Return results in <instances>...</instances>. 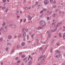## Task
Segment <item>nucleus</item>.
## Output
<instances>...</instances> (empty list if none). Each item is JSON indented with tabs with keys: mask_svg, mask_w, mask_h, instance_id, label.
<instances>
[{
	"mask_svg": "<svg viewBox=\"0 0 65 65\" xmlns=\"http://www.w3.org/2000/svg\"><path fill=\"white\" fill-rule=\"evenodd\" d=\"M43 50V47H41L39 48V50L40 51H42Z\"/></svg>",
	"mask_w": 65,
	"mask_h": 65,
	"instance_id": "22",
	"label": "nucleus"
},
{
	"mask_svg": "<svg viewBox=\"0 0 65 65\" xmlns=\"http://www.w3.org/2000/svg\"><path fill=\"white\" fill-rule=\"evenodd\" d=\"M2 29H3V27H2L1 28V29H0V31L2 30Z\"/></svg>",
	"mask_w": 65,
	"mask_h": 65,
	"instance_id": "50",
	"label": "nucleus"
},
{
	"mask_svg": "<svg viewBox=\"0 0 65 65\" xmlns=\"http://www.w3.org/2000/svg\"><path fill=\"white\" fill-rule=\"evenodd\" d=\"M43 10H42V11H41L40 12V13H42V12H43Z\"/></svg>",
	"mask_w": 65,
	"mask_h": 65,
	"instance_id": "49",
	"label": "nucleus"
},
{
	"mask_svg": "<svg viewBox=\"0 0 65 65\" xmlns=\"http://www.w3.org/2000/svg\"><path fill=\"white\" fill-rule=\"evenodd\" d=\"M49 3V2L47 0H45L44 1V3L45 5H47Z\"/></svg>",
	"mask_w": 65,
	"mask_h": 65,
	"instance_id": "3",
	"label": "nucleus"
},
{
	"mask_svg": "<svg viewBox=\"0 0 65 65\" xmlns=\"http://www.w3.org/2000/svg\"><path fill=\"white\" fill-rule=\"evenodd\" d=\"M12 28H17V25H12Z\"/></svg>",
	"mask_w": 65,
	"mask_h": 65,
	"instance_id": "9",
	"label": "nucleus"
},
{
	"mask_svg": "<svg viewBox=\"0 0 65 65\" xmlns=\"http://www.w3.org/2000/svg\"><path fill=\"white\" fill-rule=\"evenodd\" d=\"M32 61L30 60L28 62V65H31L32 64Z\"/></svg>",
	"mask_w": 65,
	"mask_h": 65,
	"instance_id": "8",
	"label": "nucleus"
},
{
	"mask_svg": "<svg viewBox=\"0 0 65 65\" xmlns=\"http://www.w3.org/2000/svg\"><path fill=\"white\" fill-rule=\"evenodd\" d=\"M17 35H15L14 38H17Z\"/></svg>",
	"mask_w": 65,
	"mask_h": 65,
	"instance_id": "59",
	"label": "nucleus"
},
{
	"mask_svg": "<svg viewBox=\"0 0 65 65\" xmlns=\"http://www.w3.org/2000/svg\"><path fill=\"white\" fill-rule=\"evenodd\" d=\"M59 37H60V38H62V34L61 33H59L58 34Z\"/></svg>",
	"mask_w": 65,
	"mask_h": 65,
	"instance_id": "11",
	"label": "nucleus"
},
{
	"mask_svg": "<svg viewBox=\"0 0 65 65\" xmlns=\"http://www.w3.org/2000/svg\"><path fill=\"white\" fill-rule=\"evenodd\" d=\"M28 19H30V20H31L32 18H31V16H30V15H28Z\"/></svg>",
	"mask_w": 65,
	"mask_h": 65,
	"instance_id": "13",
	"label": "nucleus"
},
{
	"mask_svg": "<svg viewBox=\"0 0 65 65\" xmlns=\"http://www.w3.org/2000/svg\"><path fill=\"white\" fill-rule=\"evenodd\" d=\"M27 40H28V39H29V35H27Z\"/></svg>",
	"mask_w": 65,
	"mask_h": 65,
	"instance_id": "31",
	"label": "nucleus"
},
{
	"mask_svg": "<svg viewBox=\"0 0 65 65\" xmlns=\"http://www.w3.org/2000/svg\"><path fill=\"white\" fill-rule=\"evenodd\" d=\"M5 11H6V12H7V11H8V9H6Z\"/></svg>",
	"mask_w": 65,
	"mask_h": 65,
	"instance_id": "44",
	"label": "nucleus"
},
{
	"mask_svg": "<svg viewBox=\"0 0 65 65\" xmlns=\"http://www.w3.org/2000/svg\"><path fill=\"white\" fill-rule=\"evenodd\" d=\"M23 37H25L26 36V33L25 32H23Z\"/></svg>",
	"mask_w": 65,
	"mask_h": 65,
	"instance_id": "14",
	"label": "nucleus"
},
{
	"mask_svg": "<svg viewBox=\"0 0 65 65\" xmlns=\"http://www.w3.org/2000/svg\"><path fill=\"white\" fill-rule=\"evenodd\" d=\"M1 65H3V62H1Z\"/></svg>",
	"mask_w": 65,
	"mask_h": 65,
	"instance_id": "54",
	"label": "nucleus"
},
{
	"mask_svg": "<svg viewBox=\"0 0 65 65\" xmlns=\"http://www.w3.org/2000/svg\"><path fill=\"white\" fill-rule=\"evenodd\" d=\"M23 40L24 41H26V40H25V38H24L23 39Z\"/></svg>",
	"mask_w": 65,
	"mask_h": 65,
	"instance_id": "61",
	"label": "nucleus"
},
{
	"mask_svg": "<svg viewBox=\"0 0 65 65\" xmlns=\"http://www.w3.org/2000/svg\"><path fill=\"white\" fill-rule=\"evenodd\" d=\"M48 35L51 36V32H50L48 33Z\"/></svg>",
	"mask_w": 65,
	"mask_h": 65,
	"instance_id": "38",
	"label": "nucleus"
},
{
	"mask_svg": "<svg viewBox=\"0 0 65 65\" xmlns=\"http://www.w3.org/2000/svg\"><path fill=\"white\" fill-rule=\"evenodd\" d=\"M35 53H33L32 54H31V55H35Z\"/></svg>",
	"mask_w": 65,
	"mask_h": 65,
	"instance_id": "48",
	"label": "nucleus"
},
{
	"mask_svg": "<svg viewBox=\"0 0 65 65\" xmlns=\"http://www.w3.org/2000/svg\"><path fill=\"white\" fill-rule=\"evenodd\" d=\"M26 19H25L24 20L23 22L24 23L26 22Z\"/></svg>",
	"mask_w": 65,
	"mask_h": 65,
	"instance_id": "40",
	"label": "nucleus"
},
{
	"mask_svg": "<svg viewBox=\"0 0 65 65\" xmlns=\"http://www.w3.org/2000/svg\"><path fill=\"white\" fill-rule=\"evenodd\" d=\"M63 39H65V36H63Z\"/></svg>",
	"mask_w": 65,
	"mask_h": 65,
	"instance_id": "64",
	"label": "nucleus"
},
{
	"mask_svg": "<svg viewBox=\"0 0 65 65\" xmlns=\"http://www.w3.org/2000/svg\"><path fill=\"white\" fill-rule=\"evenodd\" d=\"M57 31V28H55L54 29V32H55V31Z\"/></svg>",
	"mask_w": 65,
	"mask_h": 65,
	"instance_id": "55",
	"label": "nucleus"
},
{
	"mask_svg": "<svg viewBox=\"0 0 65 65\" xmlns=\"http://www.w3.org/2000/svg\"><path fill=\"white\" fill-rule=\"evenodd\" d=\"M9 27H12V25H9Z\"/></svg>",
	"mask_w": 65,
	"mask_h": 65,
	"instance_id": "29",
	"label": "nucleus"
},
{
	"mask_svg": "<svg viewBox=\"0 0 65 65\" xmlns=\"http://www.w3.org/2000/svg\"><path fill=\"white\" fill-rule=\"evenodd\" d=\"M56 53H57V54H59L60 53V52L58 51V50H57L56 52Z\"/></svg>",
	"mask_w": 65,
	"mask_h": 65,
	"instance_id": "15",
	"label": "nucleus"
},
{
	"mask_svg": "<svg viewBox=\"0 0 65 65\" xmlns=\"http://www.w3.org/2000/svg\"><path fill=\"white\" fill-rule=\"evenodd\" d=\"M8 37L9 39H11L12 38V36L10 35H9L8 36Z\"/></svg>",
	"mask_w": 65,
	"mask_h": 65,
	"instance_id": "12",
	"label": "nucleus"
},
{
	"mask_svg": "<svg viewBox=\"0 0 65 65\" xmlns=\"http://www.w3.org/2000/svg\"><path fill=\"white\" fill-rule=\"evenodd\" d=\"M31 38L32 39H33V38H34V37H33V35H31Z\"/></svg>",
	"mask_w": 65,
	"mask_h": 65,
	"instance_id": "41",
	"label": "nucleus"
},
{
	"mask_svg": "<svg viewBox=\"0 0 65 65\" xmlns=\"http://www.w3.org/2000/svg\"><path fill=\"white\" fill-rule=\"evenodd\" d=\"M52 26L53 28H55V25L54 24V23H52Z\"/></svg>",
	"mask_w": 65,
	"mask_h": 65,
	"instance_id": "10",
	"label": "nucleus"
},
{
	"mask_svg": "<svg viewBox=\"0 0 65 65\" xmlns=\"http://www.w3.org/2000/svg\"><path fill=\"white\" fill-rule=\"evenodd\" d=\"M53 3H56V1H54L53 2Z\"/></svg>",
	"mask_w": 65,
	"mask_h": 65,
	"instance_id": "60",
	"label": "nucleus"
},
{
	"mask_svg": "<svg viewBox=\"0 0 65 65\" xmlns=\"http://www.w3.org/2000/svg\"><path fill=\"white\" fill-rule=\"evenodd\" d=\"M56 44L58 46H60V44L59 43H56Z\"/></svg>",
	"mask_w": 65,
	"mask_h": 65,
	"instance_id": "21",
	"label": "nucleus"
},
{
	"mask_svg": "<svg viewBox=\"0 0 65 65\" xmlns=\"http://www.w3.org/2000/svg\"><path fill=\"white\" fill-rule=\"evenodd\" d=\"M50 2H51V3H52V2H53V0H50Z\"/></svg>",
	"mask_w": 65,
	"mask_h": 65,
	"instance_id": "52",
	"label": "nucleus"
},
{
	"mask_svg": "<svg viewBox=\"0 0 65 65\" xmlns=\"http://www.w3.org/2000/svg\"><path fill=\"white\" fill-rule=\"evenodd\" d=\"M15 59L16 60H19V57H16Z\"/></svg>",
	"mask_w": 65,
	"mask_h": 65,
	"instance_id": "32",
	"label": "nucleus"
},
{
	"mask_svg": "<svg viewBox=\"0 0 65 65\" xmlns=\"http://www.w3.org/2000/svg\"><path fill=\"white\" fill-rule=\"evenodd\" d=\"M52 12H50L49 13V14H51Z\"/></svg>",
	"mask_w": 65,
	"mask_h": 65,
	"instance_id": "46",
	"label": "nucleus"
},
{
	"mask_svg": "<svg viewBox=\"0 0 65 65\" xmlns=\"http://www.w3.org/2000/svg\"><path fill=\"white\" fill-rule=\"evenodd\" d=\"M43 26H40L39 27H37V30H40V29H42L43 28Z\"/></svg>",
	"mask_w": 65,
	"mask_h": 65,
	"instance_id": "5",
	"label": "nucleus"
},
{
	"mask_svg": "<svg viewBox=\"0 0 65 65\" xmlns=\"http://www.w3.org/2000/svg\"><path fill=\"white\" fill-rule=\"evenodd\" d=\"M40 24L43 26V27H44L46 26V24H45V22L43 21H41L40 22Z\"/></svg>",
	"mask_w": 65,
	"mask_h": 65,
	"instance_id": "1",
	"label": "nucleus"
},
{
	"mask_svg": "<svg viewBox=\"0 0 65 65\" xmlns=\"http://www.w3.org/2000/svg\"><path fill=\"white\" fill-rule=\"evenodd\" d=\"M46 9H43V11H46Z\"/></svg>",
	"mask_w": 65,
	"mask_h": 65,
	"instance_id": "39",
	"label": "nucleus"
},
{
	"mask_svg": "<svg viewBox=\"0 0 65 65\" xmlns=\"http://www.w3.org/2000/svg\"><path fill=\"white\" fill-rule=\"evenodd\" d=\"M25 30L26 31V32H27V31H28V29L27 28H25Z\"/></svg>",
	"mask_w": 65,
	"mask_h": 65,
	"instance_id": "33",
	"label": "nucleus"
},
{
	"mask_svg": "<svg viewBox=\"0 0 65 65\" xmlns=\"http://www.w3.org/2000/svg\"><path fill=\"white\" fill-rule=\"evenodd\" d=\"M29 57L28 58V60H29V59L30 58V55H29Z\"/></svg>",
	"mask_w": 65,
	"mask_h": 65,
	"instance_id": "51",
	"label": "nucleus"
},
{
	"mask_svg": "<svg viewBox=\"0 0 65 65\" xmlns=\"http://www.w3.org/2000/svg\"><path fill=\"white\" fill-rule=\"evenodd\" d=\"M5 24H6V23H5V22H4V24H2V26L3 27L4 26V25H5Z\"/></svg>",
	"mask_w": 65,
	"mask_h": 65,
	"instance_id": "20",
	"label": "nucleus"
},
{
	"mask_svg": "<svg viewBox=\"0 0 65 65\" xmlns=\"http://www.w3.org/2000/svg\"><path fill=\"white\" fill-rule=\"evenodd\" d=\"M5 8H6V7H3L2 8V9H5Z\"/></svg>",
	"mask_w": 65,
	"mask_h": 65,
	"instance_id": "42",
	"label": "nucleus"
},
{
	"mask_svg": "<svg viewBox=\"0 0 65 65\" xmlns=\"http://www.w3.org/2000/svg\"><path fill=\"white\" fill-rule=\"evenodd\" d=\"M3 2L4 3H5V2H6V0H3Z\"/></svg>",
	"mask_w": 65,
	"mask_h": 65,
	"instance_id": "30",
	"label": "nucleus"
},
{
	"mask_svg": "<svg viewBox=\"0 0 65 65\" xmlns=\"http://www.w3.org/2000/svg\"><path fill=\"white\" fill-rule=\"evenodd\" d=\"M53 17H56V14H54L53 15Z\"/></svg>",
	"mask_w": 65,
	"mask_h": 65,
	"instance_id": "18",
	"label": "nucleus"
},
{
	"mask_svg": "<svg viewBox=\"0 0 65 65\" xmlns=\"http://www.w3.org/2000/svg\"><path fill=\"white\" fill-rule=\"evenodd\" d=\"M36 5H37V4H38V2H36Z\"/></svg>",
	"mask_w": 65,
	"mask_h": 65,
	"instance_id": "57",
	"label": "nucleus"
},
{
	"mask_svg": "<svg viewBox=\"0 0 65 65\" xmlns=\"http://www.w3.org/2000/svg\"><path fill=\"white\" fill-rule=\"evenodd\" d=\"M53 7L54 8H56V6H53Z\"/></svg>",
	"mask_w": 65,
	"mask_h": 65,
	"instance_id": "37",
	"label": "nucleus"
},
{
	"mask_svg": "<svg viewBox=\"0 0 65 65\" xmlns=\"http://www.w3.org/2000/svg\"><path fill=\"white\" fill-rule=\"evenodd\" d=\"M7 26H6L4 27L3 29V31L4 32H7Z\"/></svg>",
	"mask_w": 65,
	"mask_h": 65,
	"instance_id": "2",
	"label": "nucleus"
},
{
	"mask_svg": "<svg viewBox=\"0 0 65 65\" xmlns=\"http://www.w3.org/2000/svg\"><path fill=\"white\" fill-rule=\"evenodd\" d=\"M58 11V9H57L55 11V12H57V11Z\"/></svg>",
	"mask_w": 65,
	"mask_h": 65,
	"instance_id": "53",
	"label": "nucleus"
},
{
	"mask_svg": "<svg viewBox=\"0 0 65 65\" xmlns=\"http://www.w3.org/2000/svg\"><path fill=\"white\" fill-rule=\"evenodd\" d=\"M28 9H31V7L30 6L28 8Z\"/></svg>",
	"mask_w": 65,
	"mask_h": 65,
	"instance_id": "56",
	"label": "nucleus"
},
{
	"mask_svg": "<svg viewBox=\"0 0 65 65\" xmlns=\"http://www.w3.org/2000/svg\"><path fill=\"white\" fill-rule=\"evenodd\" d=\"M23 61H25V63H27V61H28V57H25V58L23 59Z\"/></svg>",
	"mask_w": 65,
	"mask_h": 65,
	"instance_id": "4",
	"label": "nucleus"
},
{
	"mask_svg": "<svg viewBox=\"0 0 65 65\" xmlns=\"http://www.w3.org/2000/svg\"><path fill=\"white\" fill-rule=\"evenodd\" d=\"M25 9H26V10H27V9H28V7H25Z\"/></svg>",
	"mask_w": 65,
	"mask_h": 65,
	"instance_id": "43",
	"label": "nucleus"
},
{
	"mask_svg": "<svg viewBox=\"0 0 65 65\" xmlns=\"http://www.w3.org/2000/svg\"><path fill=\"white\" fill-rule=\"evenodd\" d=\"M52 49H51L50 50V52L51 53H52Z\"/></svg>",
	"mask_w": 65,
	"mask_h": 65,
	"instance_id": "62",
	"label": "nucleus"
},
{
	"mask_svg": "<svg viewBox=\"0 0 65 65\" xmlns=\"http://www.w3.org/2000/svg\"><path fill=\"white\" fill-rule=\"evenodd\" d=\"M23 1L24 3H26V0H23Z\"/></svg>",
	"mask_w": 65,
	"mask_h": 65,
	"instance_id": "23",
	"label": "nucleus"
},
{
	"mask_svg": "<svg viewBox=\"0 0 65 65\" xmlns=\"http://www.w3.org/2000/svg\"><path fill=\"white\" fill-rule=\"evenodd\" d=\"M54 40L52 39L51 41L52 43H54Z\"/></svg>",
	"mask_w": 65,
	"mask_h": 65,
	"instance_id": "26",
	"label": "nucleus"
},
{
	"mask_svg": "<svg viewBox=\"0 0 65 65\" xmlns=\"http://www.w3.org/2000/svg\"><path fill=\"white\" fill-rule=\"evenodd\" d=\"M62 22H60L59 23L57 24L56 25V26L57 27H58L60 26V25H62Z\"/></svg>",
	"mask_w": 65,
	"mask_h": 65,
	"instance_id": "6",
	"label": "nucleus"
},
{
	"mask_svg": "<svg viewBox=\"0 0 65 65\" xmlns=\"http://www.w3.org/2000/svg\"><path fill=\"white\" fill-rule=\"evenodd\" d=\"M20 47V46H19V45H17V49L19 48Z\"/></svg>",
	"mask_w": 65,
	"mask_h": 65,
	"instance_id": "36",
	"label": "nucleus"
},
{
	"mask_svg": "<svg viewBox=\"0 0 65 65\" xmlns=\"http://www.w3.org/2000/svg\"><path fill=\"white\" fill-rule=\"evenodd\" d=\"M59 55H57L56 54L55 55V57L56 58H59L60 56H61V54H59Z\"/></svg>",
	"mask_w": 65,
	"mask_h": 65,
	"instance_id": "7",
	"label": "nucleus"
},
{
	"mask_svg": "<svg viewBox=\"0 0 65 65\" xmlns=\"http://www.w3.org/2000/svg\"><path fill=\"white\" fill-rule=\"evenodd\" d=\"M42 58V56H41L38 59L39 61V60H40Z\"/></svg>",
	"mask_w": 65,
	"mask_h": 65,
	"instance_id": "17",
	"label": "nucleus"
},
{
	"mask_svg": "<svg viewBox=\"0 0 65 65\" xmlns=\"http://www.w3.org/2000/svg\"><path fill=\"white\" fill-rule=\"evenodd\" d=\"M22 52H20L19 53V55L20 56H21L22 55Z\"/></svg>",
	"mask_w": 65,
	"mask_h": 65,
	"instance_id": "35",
	"label": "nucleus"
},
{
	"mask_svg": "<svg viewBox=\"0 0 65 65\" xmlns=\"http://www.w3.org/2000/svg\"><path fill=\"white\" fill-rule=\"evenodd\" d=\"M7 45H9L11 46V44L10 43H7Z\"/></svg>",
	"mask_w": 65,
	"mask_h": 65,
	"instance_id": "24",
	"label": "nucleus"
},
{
	"mask_svg": "<svg viewBox=\"0 0 65 65\" xmlns=\"http://www.w3.org/2000/svg\"><path fill=\"white\" fill-rule=\"evenodd\" d=\"M25 45V42H23L21 44V45L22 46H24V45Z\"/></svg>",
	"mask_w": 65,
	"mask_h": 65,
	"instance_id": "16",
	"label": "nucleus"
},
{
	"mask_svg": "<svg viewBox=\"0 0 65 65\" xmlns=\"http://www.w3.org/2000/svg\"><path fill=\"white\" fill-rule=\"evenodd\" d=\"M41 6V5H39L38 6V7H39Z\"/></svg>",
	"mask_w": 65,
	"mask_h": 65,
	"instance_id": "63",
	"label": "nucleus"
},
{
	"mask_svg": "<svg viewBox=\"0 0 65 65\" xmlns=\"http://www.w3.org/2000/svg\"><path fill=\"white\" fill-rule=\"evenodd\" d=\"M41 56H42V57H43V58H44V57H45V55H41Z\"/></svg>",
	"mask_w": 65,
	"mask_h": 65,
	"instance_id": "45",
	"label": "nucleus"
},
{
	"mask_svg": "<svg viewBox=\"0 0 65 65\" xmlns=\"http://www.w3.org/2000/svg\"><path fill=\"white\" fill-rule=\"evenodd\" d=\"M3 40V38H0V42H1V41H2Z\"/></svg>",
	"mask_w": 65,
	"mask_h": 65,
	"instance_id": "25",
	"label": "nucleus"
},
{
	"mask_svg": "<svg viewBox=\"0 0 65 65\" xmlns=\"http://www.w3.org/2000/svg\"><path fill=\"white\" fill-rule=\"evenodd\" d=\"M9 48L8 47H7L6 49H5V50H6L7 52L8 51V50Z\"/></svg>",
	"mask_w": 65,
	"mask_h": 65,
	"instance_id": "19",
	"label": "nucleus"
},
{
	"mask_svg": "<svg viewBox=\"0 0 65 65\" xmlns=\"http://www.w3.org/2000/svg\"><path fill=\"white\" fill-rule=\"evenodd\" d=\"M25 55H22L21 56V57L22 58H25Z\"/></svg>",
	"mask_w": 65,
	"mask_h": 65,
	"instance_id": "34",
	"label": "nucleus"
},
{
	"mask_svg": "<svg viewBox=\"0 0 65 65\" xmlns=\"http://www.w3.org/2000/svg\"><path fill=\"white\" fill-rule=\"evenodd\" d=\"M41 65V63L40 62L38 63L37 64V65Z\"/></svg>",
	"mask_w": 65,
	"mask_h": 65,
	"instance_id": "27",
	"label": "nucleus"
},
{
	"mask_svg": "<svg viewBox=\"0 0 65 65\" xmlns=\"http://www.w3.org/2000/svg\"><path fill=\"white\" fill-rule=\"evenodd\" d=\"M24 31H25V28H22V32H23Z\"/></svg>",
	"mask_w": 65,
	"mask_h": 65,
	"instance_id": "28",
	"label": "nucleus"
},
{
	"mask_svg": "<svg viewBox=\"0 0 65 65\" xmlns=\"http://www.w3.org/2000/svg\"><path fill=\"white\" fill-rule=\"evenodd\" d=\"M14 50H13L12 51H11V53L12 54V53H13V52H14Z\"/></svg>",
	"mask_w": 65,
	"mask_h": 65,
	"instance_id": "47",
	"label": "nucleus"
},
{
	"mask_svg": "<svg viewBox=\"0 0 65 65\" xmlns=\"http://www.w3.org/2000/svg\"><path fill=\"white\" fill-rule=\"evenodd\" d=\"M62 65H65V63H63L62 64Z\"/></svg>",
	"mask_w": 65,
	"mask_h": 65,
	"instance_id": "58",
	"label": "nucleus"
}]
</instances>
